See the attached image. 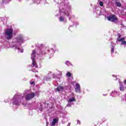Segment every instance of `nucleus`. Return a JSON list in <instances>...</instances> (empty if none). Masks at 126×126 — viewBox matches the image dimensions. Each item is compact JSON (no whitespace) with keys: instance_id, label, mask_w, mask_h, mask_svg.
<instances>
[{"instance_id":"f257e3e1","label":"nucleus","mask_w":126,"mask_h":126,"mask_svg":"<svg viewBox=\"0 0 126 126\" xmlns=\"http://www.w3.org/2000/svg\"><path fill=\"white\" fill-rule=\"evenodd\" d=\"M43 44H37L36 45V48H38V49H36L35 50H33L32 52V54L31 55V60H32V67H35V68H37L38 67V65L37 64V63H36V61H35V58L36 57L35 54L36 53V54L38 56H43V55H46L47 53H48V55L50 54V50H49V49L45 48V49H41V48L43 47Z\"/></svg>"},{"instance_id":"f03ea898","label":"nucleus","mask_w":126,"mask_h":126,"mask_svg":"<svg viewBox=\"0 0 126 126\" xmlns=\"http://www.w3.org/2000/svg\"><path fill=\"white\" fill-rule=\"evenodd\" d=\"M60 17L59 18V21L60 22H66V19L64 16H69L71 13V8L70 6H65L64 3H62L60 4L59 7Z\"/></svg>"},{"instance_id":"7ed1b4c3","label":"nucleus","mask_w":126,"mask_h":126,"mask_svg":"<svg viewBox=\"0 0 126 126\" xmlns=\"http://www.w3.org/2000/svg\"><path fill=\"white\" fill-rule=\"evenodd\" d=\"M23 43H24V36L23 34H18L16 37L13 39L10 46L12 49L18 50L20 53H23V49L20 48L21 44Z\"/></svg>"},{"instance_id":"20e7f679","label":"nucleus","mask_w":126,"mask_h":126,"mask_svg":"<svg viewBox=\"0 0 126 126\" xmlns=\"http://www.w3.org/2000/svg\"><path fill=\"white\" fill-rule=\"evenodd\" d=\"M24 96H22L21 94H16L11 99L13 105H15L16 106H19L20 104H23L24 103Z\"/></svg>"},{"instance_id":"39448f33","label":"nucleus","mask_w":126,"mask_h":126,"mask_svg":"<svg viewBox=\"0 0 126 126\" xmlns=\"http://www.w3.org/2000/svg\"><path fill=\"white\" fill-rule=\"evenodd\" d=\"M5 37L7 40H11L13 38V30L7 29L5 31Z\"/></svg>"},{"instance_id":"423d86ee","label":"nucleus","mask_w":126,"mask_h":126,"mask_svg":"<svg viewBox=\"0 0 126 126\" xmlns=\"http://www.w3.org/2000/svg\"><path fill=\"white\" fill-rule=\"evenodd\" d=\"M23 95L26 96V100H31V99H33V98H34L35 94L34 93L29 94V91H26L23 93Z\"/></svg>"},{"instance_id":"0eeeda50","label":"nucleus","mask_w":126,"mask_h":126,"mask_svg":"<svg viewBox=\"0 0 126 126\" xmlns=\"http://www.w3.org/2000/svg\"><path fill=\"white\" fill-rule=\"evenodd\" d=\"M107 19L109 21H111V22H114V23L118 22V18L115 15H111L107 17Z\"/></svg>"},{"instance_id":"6e6552de","label":"nucleus","mask_w":126,"mask_h":126,"mask_svg":"<svg viewBox=\"0 0 126 126\" xmlns=\"http://www.w3.org/2000/svg\"><path fill=\"white\" fill-rule=\"evenodd\" d=\"M59 122V118H54L53 121L50 122L51 126H58V123Z\"/></svg>"},{"instance_id":"1a4fd4ad","label":"nucleus","mask_w":126,"mask_h":126,"mask_svg":"<svg viewBox=\"0 0 126 126\" xmlns=\"http://www.w3.org/2000/svg\"><path fill=\"white\" fill-rule=\"evenodd\" d=\"M110 96H112V97H115L116 98L120 96V93L116 90H114L112 91L111 93L110 94Z\"/></svg>"},{"instance_id":"9d476101","label":"nucleus","mask_w":126,"mask_h":126,"mask_svg":"<svg viewBox=\"0 0 126 126\" xmlns=\"http://www.w3.org/2000/svg\"><path fill=\"white\" fill-rule=\"evenodd\" d=\"M56 90L60 92L61 91L63 92L65 90V88L64 87H63L62 86H59L57 88Z\"/></svg>"},{"instance_id":"9b49d317","label":"nucleus","mask_w":126,"mask_h":126,"mask_svg":"<svg viewBox=\"0 0 126 126\" xmlns=\"http://www.w3.org/2000/svg\"><path fill=\"white\" fill-rule=\"evenodd\" d=\"M75 92L77 93H80L81 89H80V85L79 83L76 84V88H75Z\"/></svg>"},{"instance_id":"f8f14e48","label":"nucleus","mask_w":126,"mask_h":126,"mask_svg":"<svg viewBox=\"0 0 126 126\" xmlns=\"http://www.w3.org/2000/svg\"><path fill=\"white\" fill-rule=\"evenodd\" d=\"M49 80H51V77H44L43 78V83L45 82V81H49Z\"/></svg>"},{"instance_id":"ddd939ff","label":"nucleus","mask_w":126,"mask_h":126,"mask_svg":"<svg viewBox=\"0 0 126 126\" xmlns=\"http://www.w3.org/2000/svg\"><path fill=\"white\" fill-rule=\"evenodd\" d=\"M120 87V91H124L125 89L124 88V86H123V84L121 83V81H119Z\"/></svg>"},{"instance_id":"4468645a","label":"nucleus","mask_w":126,"mask_h":126,"mask_svg":"<svg viewBox=\"0 0 126 126\" xmlns=\"http://www.w3.org/2000/svg\"><path fill=\"white\" fill-rule=\"evenodd\" d=\"M74 101H75V98L74 97H73L72 98H69L67 100V102L68 103H72V102H74Z\"/></svg>"},{"instance_id":"2eb2a0df","label":"nucleus","mask_w":126,"mask_h":126,"mask_svg":"<svg viewBox=\"0 0 126 126\" xmlns=\"http://www.w3.org/2000/svg\"><path fill=\"white\" fill-rule=\"evenodd\" d=\"M116 6H118V7H121V6H122V3L120 2L117 1L116 2Z\"/></svg>"},{"instance_id":"dca6fc26","label":"nucleus","mask_w":126,"mask_h":126,"mask_svg":"<svg viewBox=\"0 0 126 126\" xmlns=\"http://www.w3.org/2000/svg\"><path fill=\"white\" fill-rule=\"evenodd\" d=\"M126 38H125V37H122V38H120V39H117V41H118V42H124V41H125V39Z\"/></svg>"},{"instance_id":"f3484780","label":"nucleus","mask_w":126,"mask_h":126,"mask_svg":"<svg viewBox=\"0 0 126 126\" xmlns=\"http://www.w3.org/2000/svg\"><path fill=\"white\" fill-rule=\"evenodd\" d=\"M74 20V16L73 15H71L70 17H69V20L72 21V20Z\"/></svg>"},{"instance_id":"a211bd4d","label":"nucleus","mask_w":126,"mask_h":126,"mask_svg":"<svg viewBox=\"0 0 126 126\" xmlns=\"http://www.w3.org/2000/svg\"><path fill=\"white\" fill-rule=\"evenodd\" d=\"M33 0L34 3H37L38 4V3H40V2H41V0Z\"/></svg>"},{"instance_id":"6ab92c4d","label":"nucleus","mask_w":126,"mask_h":126,"mask_svg":"<svg viewBox=\"0 0 126 126\" xmlns=\"http://www.w3.org/2000/svg\"><path fill=\"white\" fill-rule=\"evenodd\" d=\"M66 75L67 76V77H70V76H71V73L68 72L66 73Z\"/></svg>"},{"instance_id":"aec40b11","label":"nucleus","mask_w":126,"mask_h":126,"mask_svg":"<svg viewBox=\"0 0 126 126\" xmlns=\"http://www.w3.org/2000/svg\"><path fill=\"white\" fill-rule=\"evenodd\" d=\"M114 50H115V47L114 46L111 47V54L114 53Z\"/></svg>"},{"instance_id":"412c9836","label":"nucleus","mask_w":126,"mask_h":126,"mask_svg":"<svg viewBox=\"0 0 126 126\" xmlns=\"http://www.w3.org/2000/svg\"><path fill=\"white\" fill-rule=\"evenodd\" d=\"M121 45H124L125 47H126V41H123L121 42Z\"/></svg>"},{"instance_id":"4be33fe9","label":"nucleus","mask_w":126,"mask_h":126,"mask_svg":"<svg viewBox=\"0 0 126 126\" xmlns=\"http://www.w3.org/2000/svg\"><path fill=\"white\" fill-rule=\"evenodd\" d=\"M99 4L100 6H103V5H104V3L102 1H99Z\"/></svg>"},{"instance_id":"5701e85b","label":"nucleus","mask_w":126,"mask_h":126,"mask_svg":"<svg viewBox=\"0 0 126 126\" xmlns=\"http://www.w3.org/2000/svg\"><path fill=\"white\" fill-rule=\"evenodd\" d=\"M39 104H40V106L39 110H40V112H42L43 111V107H42V105H41V104L39 103Z\"/></svg>"},{"instance_id":"b1692460","label":"nucleus","mask_w":126,"mask_h":126,"mask_svg":"<svg viewBox=\"0 0 126 126\" xmlns=\"http://www.w3.org/2000/svg\"><path fill=\"white\" fill-rule=\"evenodd\" d=\"M70 63V62H69V61H66L65 62V64H66V65H69Z\"/></svg>"},{"instance_id":"393cba45","label":"nucleus","mask_w":126,"mask_h":126,"mask_svg":"<svg viewBox=\"0 0 126 126\" xmlns=\"http://www.w3.org/2000/svg\"><path fill=\"white\" fill-rule=\"evenodd\" d=\"M34 83H35V82H34V81L30 82V84H31V85H33V84H34Z\"/></svg>"},{"instance_id":"a878e982","label":"nucleus","mask_w":126,"mask_h":126,"mask_svg":"<svg viewBox=\"0 0 126 126\" xmlns=\"http://www.w3.org/2000/svg\"><path fill=\"white\" fill-rule=\"evenodd\" d=\"M32 71H33V72H37V71L34 69H32Z\"/></svg>"},{"instance_id":"bb28decb","label":"nucleus","mask_w":126,"mask_h":126,"mask_svg":"<svg viewBox=\"0 0 126 126\" xmlns=\"http://www.w3.org/2000/svg\"><path fill=\"white\" fill-rule=\"evenodd\" d=\"M70 106H71V104L70 103H68L67 104V107H70Z\"/></svg>"},{"instance_id":"cd10ccee","label":"nucleus","mask_w":126,"mask_h":126,"mask_svg":"<svg viewBox=\"0 0 126 126\" xmlns=\"http://www.w3.org/2000/svg\"><path fill=\"white\" fill-rule=\"evenodd\" d=\"M77 125H80V122L79 121V120H77Z\"/></svg>"},{"instance_id":"c85d7f7f","label":"nucleus","mask_w":126,"mask_h":126,"mask_svg":"<svg viewBox=\"0 0 126 126\" xmlns=\"http://www.w3.org/2000/svg\"><path fill=\"white\" fill-rule=\"evenodd\" d=\"M75 24H76V26H77V25H78V22H75Z\"/></svg>"},{"instance_id":"c756f323","label":"nucleus","mask_w":126,"mask_h":126,"mask_svg":"<svg viewBox=\"0 0 126 126\" xmlns=\"http://www.w3.org/2000/svg\"><path fill=\"white\" fill-rule=\"evenodd\" d=\"M100 14L101 15V14H104V13H102V11H100Z\"/></svg>"},{"instance_id":"7c9ffc66","label":"nucleus","mask_w":126,"mask_h":126,"mask_svg":"<svg viewBox=\"0 0 126 126\" xmlns=\"http://www.w3.org/2000/svg\"><path fill=\"white\" fill-rule=\"evenodd\" d=\"M67 126H70V123H69L68 124V125H67Z\"/></svg>"},{"instance_id":"2f4dec72","label":"nucleus","mask_w":126,"mask_h":126,"mask_svg":"<svg viewBox=\"0 0 126 126\" xmlns=\"http://www.w3.org/2000/svg\"><path fill=\"white\" fill-rule=\"evenodd\" d=\"M119 38H121V34H118Z\"/></svg>"},{"instance_id":"473e14b6","label":"nucleus","mask_w":126,"mask_h":126,"mask_svg":"<svg viewBox=\"0 0 126 126\" xmlns=\"http://www.w3.org/2000/svg\"><path fill=\"white\" fill-rule=\"evenodd\" d=\"M103 96H107V94H103Z\"/></svg>"},{"instance_id":"72a5a7b5","label":"nucleus","mask_w":126,"mask_h":126,"mask_svg":"<svg viewBox=\"0 0 126 126\" xmlns=\"http://www.w3.org/2000/svg\"><path fill=\"white\" fill-rule=\"evenodd\" d=\"M70 64V65H72V64H71V63H70V64Z\"/></svg>"},{"instance_id":"f704fd0d","label":"nucleus","mask_w":126,"mask_h":126,"mask_svg":"<svg viewBox=\"0 0 126 126\" xmlns=\"http://www.w3.org/2000/svg\"><path fill=\"white\" fill-rule=\"evenodd\" d=\"M62 124H64V123H63V122H62Z\"/></svg>"},{"instance_id":"c9c22d12","label":"nucleus","mask_w":126,"mask_h":126,"mask_svg":"<svg viewBox=\"0 0 126 126\" xmlns=\"http://www.w3.org/2000/svg\"><path fill=\"white\" fill-rule=\"evenodd\" d=\"M5 103H6V102H7V101H5Z\"/></svg>"},{"instance_id":"e433bc0d","label":"nucleus","mask_w":126,"mask_h":126,"mask_svg":"<svg viewBox=\"0 0 126 126\" xmlns=\"http://www.w3.org/2000/svg\"><path fill=\"white\" fill-rule=\"evenodd\" d=\"M115 78H116V77H117V76H115Z\"/></svg>"}]
</instances>
